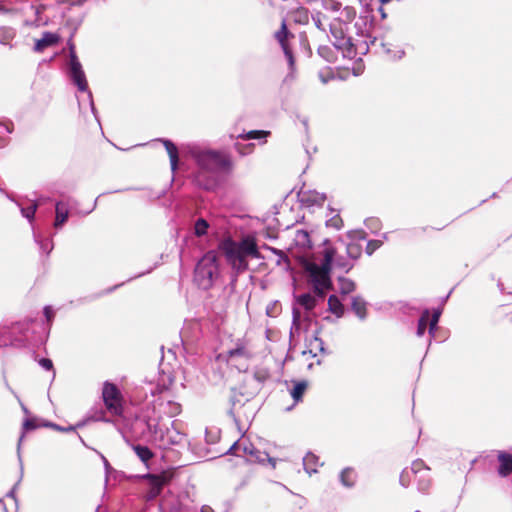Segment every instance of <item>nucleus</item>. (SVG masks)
Masks as SVG:
<instances>
[{
  "label": "nucleus",
  "instance_id": "f257e3e1",
  "mask_svg": "<svg viewBox=\"0 0 512 512\" xmlns=\"http://www.w3.org/2000/svg\"><path fill=\"white\" fill-rule=\"evenodd\" d=\"M322 6L326 11H340V15L333 18L329 24L335 49L340 51L344 58L361 60L362 56L369 51L370 45L376 41L368 33L367 23L356 21L354 24L356 36H352L349 34V28L357 15L355 7L349 5L342 7L341 2L337 0H322Z\"/></svg>",
  "mask_w": 512,
  "mask_h": 512
},
{
  "label": "nucleus",
  "instance_id": "f03ea898",
  "mask_svg": "<svg viewBox=\"0 0 512 512\" xmlns=\"http://www.w3.org/2000/svg\"><path fill=\"white\" fill-rule=\"evenodd\" d=\"M181 413V405L168 400L158 405L155 400L148 401L141 407L137 419L146 426L149 440L158 447L166 449L183 442L185 435L177 427L176 421L170 423V427L161 423L162 414L172 418Z\"/></svg>",
  "mask_w": 512,
  "mask_h": 512
},
{
  "label": "nucleus",
  "instance_id": "7ed1b4c3",
  "mask_svg": "<svg viewBox=\"0 0 512 512\" xmlns=\"http://www.w3.org/2000/svg\"><path fill=\"white\" fill-rule=\"evenodd\" d=\"M342 250L338 243L332 245L328 240H325L322 249L318 252V259H305L302 262L308 281L320 298H323L325 293L332 288L330 277L332 265L344 272H348L354 266L351 258L346 253L344 255L341 252Z\"/></svg>",
  "mask_w": 512,
  "mask_h": 512
},
{
  "label": "nucleus",
  "instance_id": "20e7f679",
  "mask_svg": "<svg viewBox=\"0 0 512 512\" xmlns=\"http://www.w3.org/2000/svg\"><path fill=\"white\" fill-rule=\"evenodd\" d=\"M188 154L197 166L193 181L205 190L214 189L218 185L220 174L230 173L234 168L230 154L224 151L192 145L188 148Z\"/></svg>",
  "mask_w": 512,
  "mask_h": 512
},
{
  "label": "nucleus",
  "instance_id": "39448f33",
  "mask_svg": "<svg viewBox=\"0 0 512 512\" xmlns=\"http://www.w3.org/2000/svg\"><path fill=\"white\" fill-rule=\"evenodd\" d=\"M219 249L223 253L227 263L237 274L243 273L248 269V260L262 259L256 239L252 235H246L240 241L233 240L231 237L224 238Z\"/></svg>",
  "mask_w": 512,
  "mask_h": 512
},
{
  "label": "nucleus",
  "instance_id": "423d86ee",
  "mask_svg": "<svg viewBox=\"0 0 512 512\" xmlns=\"http://www.w3.org/2000/svg\"><path fill=\"white\" fill-rule=\"evenodd\" d=\"M219 276L217 257L213 252L206 253L197 263L194 272L195 283L204 290L212 287Z\"/></svg>",
  "mask_w": 512,
  "mask_h": 512
},
{
  "label": "nucleus",
  "instance_id": "0eeeda50",
  "mask_svg": "<svg viewBox=\"0 0 512 512\" xmlns=\"http://www.w3.org/2000/svg\"><path fill=\"white\" fill-rule=\"evenodd\" d=\"M228 454L236 456H244L250 462L264 464L268 462L272 468L276 467L277 460L270 457L266 452L260 451L254 445L246 440L235 442L227 451Z\"/></svg>",
  "mask_w": 512,
  "mask_h": 512
},
{
  "label": "nucleus",
  "instance_id": "6e6552de",
  "mask_svg": "<svg viewBox=\"0 0 512 512\" xmlns=\"http://www.w3.org/2000/svg\"><path fill=\"white\" fill-rule=\"evenodd\" d=\"M69 77L73 84L78 88L81 92H87V99L89 102V106L91 108V111L94 115H96V109L94 106L92 93L88 89V83L86 79V75L83 71L82 65L75 53L74 50L70 51L69 55V71H68Z\"/></svg>",
  "mask_w": 512,
  "mask_h": 512
},
{
  "label": "nucleus",
  "instance_id": "1a4fd4ad",
  "mask_svg": "<svg viewBox=\"0 0 512 512\" xmlns=\"http://www.w3.org/2000/svg\"><path fill=\"white\" fill-rule=\"evenodd\" d=\"M254 356V350L249 340L237 339L226 352V360L231 364H245Z\"/></svg>",
  "mask_w": 512,
  "mask_h": 512
},
{
  "label": "nucleus",
  "instance_id": "9d476101",
  "mask_svg": "<svg viewBox=\"0 0 512 512\" xmlns=\"http://www.w3.org/2000/svg\"><path fill=\"white\" fill-rule=\"evenodd\" d=\"M347 236L350 239L349 242L345 243L339 241L338 244L354 263L362 254L363 241L366 240V233L361 230H356L350 231Z\"/></svg>",
  "mask_w": 512,
  "mask_h": 512
},
{
  "label": "nucleus",
  "instance_id": "9b49d317",
  "mask_svg": "<svg viewBox=\"0 0 512 512\" xmlns=\"http://www.w3.org/2000/svg\"><path fill=\"white\" fill-rule=\"evenodd\" d=\"M441 313H442V311L440 309H434L432 314L430 313V311L428 309H425L422 312L421 317L418 320L417 331H416V334L418 337L423 336L425 334L427 325L429 326V335H430L429 345H431L432 338L435 337V332L437 329V325H438Z\"/></svg>",
  "mask_w": 512,
  "mask_h": 512
},
{
  "label": "nucleus",
  "instance_id": "f8f14e48",
  "mask_svg": "<svg viewBox=\"0 0 512 512\" xmlns=\"http://www.w3.org/2000/svg\"><path fill=\"white\" fill-rule=\"evenodd\" d=\"M102 396L107 409L114 415L122 412L121 394L115 384L106 382L103 386Z\"/></svg>",
  "mask_w": 512,
  "mask_h": 512
},
{
  "label": "nucleus",
  "instance_id": "ddd939ff",
  "mask_svg": "<svg viewBox=\"0 0 512 512\" xmlns=\"http://www.w3.org/2000/svg\"><path fill=\"white\" fill-rule=\"evenodd\" d=\"M412 472L414 480L417 482L418 490L423 493L427 492L431 486L429 468L422 460L417 459L412 462Z\"/></svg>",
  "mask_w": 512,
  "mask_h": 512
},
{
  "label": "nucleus",
  "instance_id": "4468645a",
  "mask_svg": "<svg viewBox=\"0 0 512 512\" xmlns=\"http://www.w3.org/2000/svg\"><path fill=\"white\" fill-rule=\"evenodd\" d=\"M299 201L306 207L322 206L326 200V195L314 190H301L298 193Z\"/></svg>",
  "mask_w": 512,
  "mask_h": 512
},
{
  "label": "nucleus",
  "instance_id": "2eb2a0df",
  "mask_svg": "<svg viewBox=\"0 0 512 512\" xmlns=\"http://www.w3.org/2000/svg\"><path fill=\"white\" fill-rule=\"evenodd\" d=\"M499 466L497 473L500 477H508L512 473V455L505 451H496Z\"/></svg>",
  "mask_w": 512,
  "mask_h": 512
},
{
  "label": "nucleus",
  "instance_id": "dca6fc26",
  "mask_svg": "<svg viewBox=\"0 0 512 512\" xmlns=\"http://www.w3.org/2000/svg\"><path fill=\"white\" fill-rule=\"evenodd\" d=\"M144 478L147 479L149 485L148 498H156L161 493L166 482L165 477L162 475L147 474Z\"/></svg>",
  "mask_w": 512,
  "mask_h": 512
},
{
  "label": "nucleus",
  "instance_id": "f3484780",
  "mask_svg": "<svg viewBox=\"0 0 512 512\" xmlns=\"http://www.w3.org/2000/svg\"><path fill=\"white\" fill-rule=\"evenodd\" d=\"M59 42V36L56 33L44 32L40 39H37L34 45V51L43 52L46 48L55 46Z\"/></svg>",
  "mask_w": 512,
  "mask_h": 512
},
{
  "label": "nucleus",
  "instance_id": "a211bd4d",
  "mask_svg": "<svg viewBox=\"0 0 512 512\" xmlns=\"http://www.w3.org/2000/svg\"><path fill=\"white\" fill-rule=\"evenodd\" d=\"M287 34H288L287 27H286L285 22H283L282 26H281V29L276 32L275 37L279 41V43L281 44V47H282V49L284 51V54L286 56V59L288 61V64H289V66H290V68L292 70L293 66H294V57L292 55L291 50L288 48V46H287V44L285 42V40L287 38Z\"/></svg>",
  "mask_w": 512,
  "mask_h": 512
},
{
  "label": "nucleus",
  "instance_id": "6ab92c4d",
  "mask_svg": "<svg viewBox=\"0 0 512 512\" xmlns=\"http://www.w3.org/2000/svg\"><path fill=\"white\" fill-rule=\"evenodd\" d=\"M55 214L54 227L60 229L69 217L68 204L63 201L56 202Z\"/></svg>",
  "mask_w": 512,
  "mask_h": 512
},
{
  "label": "nucleus",
  "instance_id": "aec40b11",
  "mask_svg": "<svg viewBox=\"0 0 512 512\" xmlns=\"http://www.w3.org/2000/svg\"><path fill=\"white\" fill-rule=\"evenodd\" d=\"M358 474L352 467L344 468L339 474L340 483L346 488H352L357 482Z\"/></svg>",
  "mask_w": 512,
  "mask_h": 512
},
{
  "label": "nucleus",
  "instance_id": "412c9836",
  "mask_svg": "<svg viewBox=\"0 0 512 512\" xmlns=\"http://www.w3.org/2000/svg\"><path fill=\"white\" fill-rule=\"evenodd\" d=\"M161 141L169 155L171 170L174 172L178 167V149L176 145L168 139H159Z\"/></svg>",
  "mask_w": 512,
  "mask_h": 512
},
{
  "label": "nucleus",
  "instance_id": "4be33fe9",
  "mask_svg": "<svg viewBox=\"0 0 512 512\" xmlns=\"http://www.w3.org/2000/svg\"><path fill=\"white\" fill-rule=\"evenodd\" d=\"M294 385L293 387L290 389V395L292 397V399L294 400V405L302 402L303 400V396L307 390V387H308V383L304 380L302 381H295L293 382Z\"/></svg>",
  "mask_w": 512,
  "mask_h": 512
},
{
  "label": "nucleus",
  "instance_id": "5701e85b",
  "mask_svg": "<svg viewBox=\"0 0 512 512\" xmlns=\"http://www.w3.org/2000/svg\"><path fill=\"white\" fill-rule=\"evenodd\" d=\"M351 307L353 312L357 315L360 320H364L367 317V303L366 301L359 297L355 296L352 298Z\"/></svg>",
  "mask_w": 512,
  "mask_h": 512
},
{
  "label": "nucleus",
  "instance_id": "b1692460",
  "mask_svg": "<svg viewBox=\"0 0 512 512\" xmlns=\"http://www.w3.org/2000/svg\"><path fill=\"white\" fill-rule=\"evenodd\" d=\"M295 303L304 308L306 311H311L316 306V298L310 293H303L294 297Z\"/></svg>",
  "mask_w": 512,
  "mask_h": 512
},
{
  "label": "nucleus",
  "instance_id": "393cba45",
  "mask_svg": "<svg viewBox=\"0 0 512 512\" xmlns=\"http://www.w3.org/2000/svg\"><path fill=\"white\" fill-rule=\"evenodd\" d=\"M319 465L320 463L318 456H316L312 452H308L303 457V468L305 472L308 473L309 475L316 473Z\"/></svg>",
  "mask_w": 512,
  "mask_h": 512
},
{
  "label": "nucleus",
  "instance_id": "a878e982",
  "mask_svg": "<svg viewBox=\"0 0 512 512\" xmlns=\"http://www.w3.org/2000/svg\"><path fill=\"white\" fill-rule=\"evenodd\" d=\"M301 321L302 316L299 309L295 306H293L292 309V325L290 328V338L294 337L295 335H299L301 331Z\"/></svg>",
  "mask_w": 512,
  "mask_h": 512
},
{
  "label": "nucleus",
  "instance_id": "bb28decb",
  "mask_svg": "<svg viewBox=\"0 0 512 512\" xmlns=\"http://www.w3.org/2000/svg\"><path fill=\"white\" fill-rule=\"evenodd\" d=\"M133 450L137 457L146 465L148 466L149 460H151L154 456V453L151 451L150 448L143 445H134Z\"/></svg>",
  "mask_w": 512,
  "mask_h": 512
},
{
  "label": "nucleus",
  "instance_id": "cd10ccee",
  "mask_svg": "<svg viewBox=\"0 0 512 512\" xmlns=\"http://www.w3.org/2000/svg\"><path fill=\"white\" fill-rule=\"evenodd\" d=\"M269 135V132L263 130H252L244 134H239L237 136L230 135L231 139H242V140H254V139H262L266 138Z\"/></svg>",
  "mask_w": 512,
  "mask_h": 512
},
{
  "label": "nucleus",
  "instance_id": "c85d7f7f",
  "mask_svg": "<svg viewBox=\"0 0 512 512\" xmlns=\"http://www.w3.org/2000/svg\"><path fill=\"white\" fill-rule=\"evenodd\" d=\"M294 242L297 246L306 248L311 246L310 235L306 230L298 229L295 232Z\"/></svg>",
  "mask_w": 512,
  "mask_h": 512
},
{
  "label": "nucleus",
  "instance_id": "c756f323",
  "mask_svg": "<svg viewBox=\"0 0 512 512\" xmlns=\"http://www.w3.org/2000/svg\"><path fill=\"white\" fill-rule=\"evenodd\" d=\"M34 239L39 244L40 250L45 253L46 255H49L50 252L53 250V241L51 238H45L42 239L39 234H37L35 231H33Z\"/></svg>",
  "mask_w": 512,
  "mask_h": 512
},
{
  "label": "nucleus",
  "instance_id": "7c9ffc66",
  "mask_svg": "<svg viewBox=\"0 0 512 512\" xmlns=\"http://www.w3.org/2000/svg\"><path fill=\"white\" fill-rule=\"evenodd\" d=\"M329 310L337 315L341 316L344 313V307L337 296L331 295L328 299Z\"/></svg>",
  "mask_w": 512,
  "mask_h": 512
},
{
  "label": "nucleus",
  "instance_id": "2f4dec72",
  "mask_svg": "<svg viewBox=\"0 0 512 512\" xmlns=\"http://www.w3.org/2000/svg\"><path fill=\"white\" fill-rule=\"evenodd\" d=\"M16 204L20 207V212L24 218H26L30 223L34 220L35 213L38 207L36 202H33L29 207H22L21 203L16 201Z\"/></svg>",
  "mask_w": 512,
  "mask_h": 512
},
{
  "label": "nucleus",
  "instance_id": "473e14b6",
  "mask_svg": "<svg viewBox=\"0 0 512 512\" xmlns=\"http://www.w3.org/2000/svg\"><path fill=\"white\" fill-rule=\"evenodd\" d=\"M23 438H24V433L21 435L19 442H18V459L20 462V473H21L20 478H22V475H23V463H22V458H21V454H20L21 442H22ZM20 481H21V479H19L18 482L13 486V488L7 493V497L13 498L16 501L15 492H16V489H17Z\"/></svg>",
  "mask_w": 512,
  "mask_h": 512
},
{
  "label": "nucleus",
  "instance_id": "72a5a7b5",
  "mask_svg": "<svg viewBox=\"0 0 512 512\" xmlns=\"http://www.w3.org/2000/svg\"><path fill=\"white\" fill-rule=\"evenodd\" d=\"M293 20L299 24H307L309 22V11L306 8H298L293 12Z\"/></svg>",
  "mask_w": 512,
  "mask_h": 512
},
{
  "label": "nucleus",
  "instance_id": "f704fd0d",
  "mask_svg": "<svg viewBox=\"0 0 512 512\" xmlns=\"http://www.w3.org/2000/svg\"><path fill=\"white\" fill-rule=\"evenodd\" d=\"M209 223L204 218H198L194 224V233L201 237L207 234Z\"/></svg>",
  "mask_w": 512,
  "mask_h": 512
},
{
  "label": "nucleus",
  "instance_id": "c9c22d12",
  "mask_svg": "<svg viewBox=\"0 0 512 512\" xmlns=\"http://www.w3.org/2000/svg\"><path fill=\"white\" fill-rule=\"evenodd\" d=\"M318 54L327 62H334L336 60L335 51L329 46H320L318 48Z\"/></svg>",
  "mask_w": 512,
  "mask_h": 512
},
{
  "label": "nucleus",
  "instance_id": "e433bc0d",
  "mask_svg": "<svg viewBox=\"0 0 512 512\" xmlns=\"http://www.w3.org/2000/svg\"><path fill=\"white\" fill-rule=\"evenodd\" d=\"M340 292L344 295L350 294L355 290V283L347 278H339Z\"/></svg>",
  "mask_w": 512,
  "mask_h": 512
},
{
  "label": "nucleus",
  "instance_id": "4c0bfd02",
  "mask_svg": "<svg viewBox=\"0 0 512 512\" xmlns=\"http://www.w3.org/2000/svg\"><path fill=\"white\" fill-rule=\"evenodd\" d=\"M234 149L241 155L246 156L253 152L254 144H242L240 142L234 143Z\"/></svg>",
  "mask_w": 512,
  "mask_h": 512
},
{
  "label": "nucleus",
  "instance_id": "58836bf2",
  "mask_svg": "<svg viewBox=\"0 0 512 512\" xmlns=\"http://www.w3.org/2000/svg\"><path fill=\"white\" fill-rule=\"evenodd\" d=\"M412 477H414L413 472H412V466L410 468H405L401 472L400 477H399L400 484L403 487H408L411 483Z\"/></svg>",
  "mask_w": 512,
  "mask_h": 512
},
{
  "label": "nucleus",
  "instance_id": "ea45409f",
  "mask_svg": "<svg viewBox=\"0 0 512 512\" xmlns=\"http://www.w3.org/2000/svg\"><path fill=\"white\" fill-rule=\"evenodd\" d=\"M85 423H86V421H80L76 425H70L67 427H61L57 424H49V426H51L52 428H54L58 431H61V432H72V431H75L77 428L83 427L85 425Z\"/></svg>",
  "mask_w": 512,
  "mask_h": 512
},
{
  "label": "nucleus",
  "instance_id": "a19ab883",
  "mask_svg": "<svg viewBox=\"0 0 512 512\" xmlns=\"http://www.w3.org/2000/svg\"><path fill=\"white\" fill-rule=\"evenodd\" d=\"M383 244V240H369L366 244V253L368 255H372L377 249H379Z\"/></svg>",
  "mask_w": 512,
  "mask_h": 512
},
{
  "label": "nucleus",
  "instance_id": "79ce46f5",
  "mask_svg": "<svg viewBox=\"0 0 512 512\" xmlns=\"http://www.w3.org/2000/svg\"><path fill=\"white\" fill-rule=\"evenodd\" d=\"M326 225L328 227H332V228L339 230L343 225V221L338 214H335V215L331 216L329 219H327Z\"/></svg>",
  "mask_w": 512,
  "mask_h": 512
},
{
  "label": "nucleus",
  "instance_id": "37998d69",
  "mask_svg": "<svg viewBox=\"0 0 512 512\" xmlns=\"http://www.w3.org/2000/svg\"><path fill=\"white\" fill-rule=\"evenodd\" d=\"M14 36V32L10 28H1L0 29V41L1 43L7 44L10 39Z\"/></svg>",
  "mask_w": 512,
  "mask_h": 512
},
{
  "label": "nucleus",
  "instance_id": "c03bdc74",
  "mask_svg": "<svg viewBox=\"0 0 512 512\" xmlns=\"http://www.w3.org/2000/svg\"><path fill=\"white\" fill-rule=\"evenodd\" d=\"M279 310H280V305L277 301H275V302H272L267 305L266 314L269 317H275L278 315Z\"/></svg>",
  "mask_w": 512,
  "mask_h": 512
},
{
  "label": "nucleus",
  "instance_id": "a18cd8bd",
  "mask_svg": "<svg viewBox=\"0 0 512 512\" xmlns=\"http://www.w3.org/2000/svg\"><path fill=\"white\" fill-rule=\"evenodd\" d=\"M163 389H167V387L163 386L162 388H160L159 385L154 386L152 384H149L148 389L142 388L140 391H138V393H141L142 391H144L145 394H147V392L149 391L151 396L154 397L156 395V393L162 392Z\"/></svg>",
  "mask_w": 512,
  "mask_h": 512
},
{
  "label": "nucleus",
  "instance_id": "49530a36",
  "mask_svg": "<svg viewBox=\"0 0 512 512\" xmlns=\"http://www.w3.org/2000/svg\"><path fill=\"white\" fill-rule=\"evenodd\" d=\"M322 14L321 13H317L315 15H312V20L315 24V26L320 30V31H323L325 32L326 31V28H325V25L322 21Z\"/></svg>",
  "mask_w": 512,
  "mask_h": 512
},
{
  "label": "nucleus",
  "instance_id": "de8ad7c7",
  "mask_svg": "<svg viewBox=\"0 0 512 512\" xmlns=\"http://www.w3.org/2000/svg\"><path fill=\"white\" fill-rule=\"evenodd\" d=\"M38 363L45 370H53V363L48 358H42L38 361Z\"/></svg>",
  "mask_w": 512,
  "mask_h": 512
},
{
  "label": "nucleus",
  "instance_id": "09e8293b",
  "mask_svg": "<svg viewBox=\"0 0 512 512\" xmlns=\"http://www.w3.org/2000/svg\"><path fill=\"white\" fill-rule=\"evenodd\" d=\"M271 250H272L274 253H276V254H278V255H279V259H278V261H277V264H278V265H280L282 262H285L286 264H289V259H288V257H287V256H286L282 251L277 250V249H275V248H271Z\"/></svg>",
  "mask_w": 512,
  "mask_h": 512
},
{
  "label": "nucleus",
  "instance_id": "8fccbe9b",
  "mask_svg": "<svg viewBox=\"0 0 512 512\" xmlns=\"http://www.w3.org/2000/svg\"><path fill=\"white\" fill-rule=\"evenodd\" d=\"M37 428V424L34 419H26L23 423V429L25 431L33 430Z\"/></svg>",
  "mask_w": 512,
  "mask_h": 512
},
{
  "label": "nucleus",
  "instance_id": "3c124183",
  "mask_svg": "<svg viewBox=\"0 0 512 512\" xmlns=\"http://www.w3.org/2000/svg\"><path fill=\"white\" fill-rule=\"evenodd\" d=\"M44 315L48 322H50L54 317V312L50 306H46L44 308Z\"/></svg>",
  "mask_w": 512,
  "mask_h": 512
},
{
  "label": "nucleus",
  "instance_id": "603ef678",
  "mask_svg": "<svg viewBox=\"0 0 512 512\" xmlns=\"http://www.w3.org/2000/svg\"><path fill=\"white\" fill-rule=\"evenodd\" d=\"M405 52L402 49H398L395 51V53L391 56L393 59H401L404 56Z\"/></svg>",
  "mask_w": 512,
  "mask_h": 512
},
{
  "label": "nucleus",
  "instance_id": "864d4df0",
  "mask_svg": "<svg viewBox=\"0 0 512 512\" xmlns=\"http://www.w3.org/2000/svg\"><path fill=\"white\" fill-rule=\"evenodd\" d=\"M255 378L259 381V382H262L266 379V375L265 374H262L261 372H256L255 373Z\"/></svg>",
  "mask_w": 512,
  "mask_h": 512
},
{
  "label": "nucleus",
  "instance_id": "5fc2aeb1",
  "mask_svg": "<svg viewBox=\"0 0 512 512\" xmlns=\"http://www.w3.org/2000/svg\"><path fill=\"white\" fill-rule=\"evenodd\" d=\"M101 459L103 460L106 472H108L111 469V466H110L108 460L103 455H101Z\"/></svg>",
  "mask_w": 512,
  "mask_h": 512
},
{
  "label": "nucleus",
  "instance_id": "6e6d98bb",
  "mask_svg": "<svg viewBox=\"0 0 512 512\" xmlns=\"http://www.w3.org/2000/svg\"><path fill=\"white\" fill-rule=\"evenodd\" d=\"M0 128L6 131V133H11V130L7 124L0 123Z\"/></svg>",
  "mask_w": 512,
  "mask_h": 512
},
{
  "label": "nucleus",
  "instance_id": "4d7b16f0",
  "mask_svg": "<svg viewBox=\"0 0 512 512\" xmlns=\"http://www.w3.org/2000/svg\"><path fill=\"white\" fill-rule=\"evenodd\" d=\"M201 512H212V509L209 506H203Z\"/></svg>",
  "mask_w": 512,
  "mask_h": 512
},
{
  "label": "nucleus",
  "instance_id": "13d9d810",
  "mask_svg": "<svg viewBox=\"0 0 512 512\" xmlns=\"http://www.w3.org/2000/svg\"><path fill=\"white\" fill-rule=\"evenodd\" d=\"M361 72H362V68H361V66L358 64V68H357V70H355V69H354V74H355V75H359Z\"/></svg>",
  "mask_w": 512,
  "mask_h": 512
},
{
  "label": "nucleus",
  "instance_id": "bf43d9fd",
  "mask_svg": "<svg viewBox=\"0 0 512 512\" xmlns=\"http://www.w3.org/2000/svg\"><path fill=\"white\" fill-rule=\"evenodd\" d=\"M392 0H379L381 4H387L390 3Z\"/></svg>",
  "mask_w": 512,
  "mask_h": 512
},
{
  "label": "nucleus",
  "instance_id": "052dcab7",
  "mask_svg": "<svg viewBox=\"0 0 512 512\" xmlns=\"http://www.w3.org/2000/svg\"><path fill=\"white\" fill-rule=\"evenodd\" d=\"M151 270H148L147 272H144V273H140L136 276H134L133 278H137V277H141L142 275H144L145 273H149Z\"/></svg>",
  "mask_w": 512,
  "mask_h": 512
},
{
  "label": "nucleus",
  "instance_id": "680f3d73",
  "mask_svg": "<svg viewBox=\"0 0 512 512\" xmlns=\"http://www.w3.org/2000/svg\"><path fill=\"white\" fill-rule=\"evenodd\" d=\"M121 285H122V284L116 285V286H114L113 288H110L107 292H111V291L115 290L117 287H119V286H121Z\"/></svg>",
  "mask_w": 512,
  "mask_h": 512
}]
</instances>
